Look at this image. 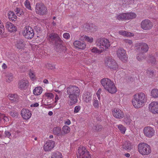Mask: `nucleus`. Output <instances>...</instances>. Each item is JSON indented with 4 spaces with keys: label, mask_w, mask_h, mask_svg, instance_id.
Returning <instances> with one entry per match:
<instances>
[{
    "label": "nucleus",
    "mask_w": 158,
    "mask_h": 158,
    "mask_svg": "<svg viewBox=\"0 0 158 158\" xmlns=\"http://www.w3.org/2000/svg\"><path fill=\"white\" fill-rule=\"evenodd\" d=\"M67 95L70 100L71 105L76 103L78 101V98L80 94L79 88L76 85H70L66 89Z\"/></svg>",
    "instance_id": "obj_1"
},
{
    "label": "nucleus",
    "mask_w": 158,
    "mask_h": 158,
    "mask_svg": "<svg viewBox=\"0 0 158 158\" xmlns=\"http://www.w3.org/2000/svg\"><path fill=\"white\" fill-rule=\"evenodd\" d=\"M147 101V98L145 94L139 92L134 94L131 99V103L136 109H139L143 107Z\"/></svg>",
    "instance_id": "obj_2"
},
{
    "label": "nucleus",
    "mask_w": 158,
    "mask_h": 158,
    "mask_svg": "<svg viewBox=\"0 0 158 158\" xmlns=\"http://www.w3.org/2000/svg\"><path fill=\"white\" fill-rule=\"evenodd\" d=\"M101 83L104 88L109 93L114 94L117 92V89L114 82L109 78L102 79Z\"/></svg>",
    "instance_id": "obj_3"
},
{
    "label": "nucleus",
    "mask_w": 158,
    "mask_h": 158,
    "mask_svg": "<svg viewBox=\"0 0 158 158\" xmlns=\"http://www.w3.org/2000/svg\"><path fill=\"white\" fill-rule=\"evenodd\" d=\"M138 151L142 156H148L152 152L151 148L148 144L144 143H140L138 145Z\"/></svg>",
    "instance_id": "obj_4"
},
{
    "label": "nucleus",
    "mask_w": 158,
    "mask_h": 158,
    "mask_svg": "<svg viewBox=\"0 0 158 158\" xmlns=\"http://www.w3.org/2000/svg\"><path fill=\"white\" fill-rule=\"evenodd\" d=\"M105 66L111 71H115L118 68V65L114 60L110 57L106 58L104 61Z\"/></svg>",
    "instance_id": "obj_5"
},
{
    "label": "nucleus",
    "mask_w": 158,
    "mask_h": 158,
    "mask_svg": "<svg viewBox=\"0 0 158 158\" xmlns=\"http://www.w3.org/2000/svg\"><path fill=\"white\" fill-rule=\"evenodd\" d=\"M77 156V158H92L89 152L84 147L78 148Z\"/></svg>",
    "instance_id": "obj_6"
},
{
    "label": "nucleus",
    "mask_w": 158,
    "mask_h": 158,
    "mask_svg": "<svg viewBox=\"0 0 158 158\" xmlns=\"http://www.w3.org/2000/svg\"><path fill=\"white\" fill-rule=\"evenodd\" d=\"M98 44L101 50H103V52L108 49L110 46L109 40L106 39L102 38L98 40Z\"/></svg>",
    "instance_id": "obj_7"
},
{
    "label": "nucleus",
    "mask_w": 158,
    "mask_h": 158,
    "mask_svg": "<svg viewBox=\"0 0 158 158\" xmlns=\"http://www.w3.org/2000/svg\"><path fill=\"white\" fill-rule=\"evenodd\" d=\"M22 34L25 38L28 39L32 38L34 35L33 29L28 26H26L24 28Z\"/></svg>",
    "instance_id": "obj_8"
},
{
    "label": "nucleus",
    "mask_w": 158,
    "mask_h": 158,
    "mask_svg": "<svg viewBox=\"0 0 158 158\" xmlns=\"http://www.w3.org/2000/svg\"><path fill=\"white\" fill-rule=\"evenodd\" d=\"M153 26V23L148 19H145L142 20L140 23L141 28L144 30L151 29Z\"/></svg>",
    "instance_id": "obj_9"
},
{
    "label": "nucleus",
    "mask_w": 158,
    "mask_h": 158,
    "mask_svg": "<svg viewBox=\"0 0 158 158\" xmlns=\"http://www.w3.org/2000/svg\"><path fill=\"white\" fill-rule=\"evenodd\" d=\"M35 12L41 15H44L47 12V8L44 4L41 3H37L35 5Z\"/></svg>",
    "instance_id": "obj_10"
},
{
    "label": "nucleus",
    "mask_w": 158,
    "mask_h": 158,
    "mask_svg": "<svg viewBox=\"0 0 158 158\" xmlns=\"http://www.w3.org/2000/svg\"><path fill=\"white\" fill-rule=\"evenodd\" d=\"M117 56L122 61L124 62H126L127 60V56L126 51L123 48H118L116 51Z\"/></svg>",
    "instance_id": "obj_11"
},
{
    "label": "nucleus",
    "mask_w": 158,
    "mask_h": 158,
    "mask_svg": "<svg viewBox=\"0 0 158 158\" xmlns=\"http://www.w3.org/2000/svg\"><path fill=\"white\" fill-rule=\"evenodd\" d=\"M113 116L117 119H122L124 116L123 112L118 108H114L112 110Z\"/></svg>",
    "instance_id": "obj_12"
},
{
    "label": "nucleus",
    "mask_w": 158,
    "mask_h": 158,
    "mask_svg": "<svg viewBox=\"0 0 158 158\" xmlns=\"http://www.w3.org/2000/svg\"><path fill=\"white\" fill-rule=\"evenodd\" d=\"M143 132L144 135L149 138L152 137L155 133V130L152 127L149 126L144 127Z\"/></svg>",
    "instance_id": "obj_13"
},
{
    "label": "nucleus",
    "mask_w": 158,
    "mask_h": 158,
    "mask_svg": "<svg viewBox=\"0 0 158 158\" xmlns=\"http://www.w3.org/2000/svg\"><path fill=\"white\" fill-rule=\"evenodd\" d=\"M149 110L153 114L158 113V102L154 101L149 105Z\"/></svg>",
    "instance_id": "obj_14"
},
{
    "label": "nucleus",
    "mask_w": 158,
    "mask_h": 158,
    "mask_svg": "<svg viewBox=\"0 0 158 158\" xmlns=\"http://www.w3.org/2000/svg\"><path fill=\"white\" fill-rule=\"evenodd\" d=\"M55 142L52 140H48L44 144V149L45 151H50L55 146Z\"/></svg>",
    "instance_id": "obj_15"
},
{
    "label": "nucleus",
    "mask_w": 158,
    "mask_h": 158,
    "mask_svg": "<svg viewBox=\"0 0 158 158\" xmlns=\"http://www.w3.org/2000/svg\"><path fill=\"white\" fill-rule=\"evenodd\" d=\"M26 43L24 40L20 39L16 41L15 43V47L18 50H23L25 48Z\"/></svg>",
    "instance_id": "obj_16"
},
{
    "label": "nucleus",
    "mask_w": 158,
    "mask_h": 158,
    "mask_svg": "<svg viewBox=\"0 0 158 158\" xmlns=\"http://www.w3.org/2000/svg\"><path fill=\"white\" fill-rule=\"evenodd\" d=\"M136 47L137 49L139 50L140 52L143 53L147 52L149 48L148 45L144 43H140L137 44Z\"/></svg>",
    "instance_id": "obj_17"
},
{
    "label": "nucleus",
    "mask_w": 158,
    "mask_h": 158,
    "mask_svg": "<svg viewBox=\"0 0 158 158\" xmlns=\"http://www.w3.org/2000/svg\"><path fill=\"white\" fill-rule=\"evenodd\" d=\"M92 93L89 92H85L82 95V100L83 102L89 103L91 102L92 99Z\"/></svg>",
    "instance_id": "obj_18"
},
{
    "label": "nucleus",
    "mask_w": 158,
    "mask_h": 158,
    "mask_svg": "<svg viewBox=\"0 0 158 158\" xmlns=\"http://www.w3.org/2000/svg\"><path fill=\"white\" fill-rule=\"evenodd\" d=\"M73 45L75 49L84 50L86 47L85 44L79 40H76L73 43Z\"/></svg>",
    "instance_id": "obj_19"
},
{
    "label": "nucleus",
    "mask_w": 158,
    "mask_h": 158,
    "mask_svg": "<svg viewBox=\"0 0 158 158\" xmlns=\"http://www.w3.org/2000/svg\"><path fill=\"white\" fill-rule=\"evenodd\" d=\"M21 114L23 118L25 120L29 119L31 116L30 111L25 109H23L21 110Z\"/></svg>",
    "instance_id": "obj_20"
},
{
    "label": "nucleus",
    "mask_w": 158,
    "mask_h": 158,
    "mask_svg": "<svg viewBox=\"0 0 158 158\" xmlns=\"http://www.w3.org/2000/svg\"><path fill=\"white\" fill-rule=\"evenodd\" d=\"M5 27L8 31L10 32H15L17 31L16 27L10 22L6 23Z\"/></svg>",
    "instance_id": "obj_21"
},
{
    "label": "nucleus",
    "mask_w": 158,
    "mask_h": 158,
    "mask_svg": "<svg viewBox=\"0 0 158 158\" xmlns=\"http://www.w3.org/2000/svg\"><path fill=\"white\" fill-rule=\"evenodd\" d=\"M28 85V81L26 79H22L19 81L18 87L20 89H24Z\"/></svg>",
    "instance_id": "obj_22"
},
{
    "label": "nucleus",
    "mask_w": 158,
    "mask_h": 158,
    "mask_svg": "<svg viewBox=\"0 0 158 158\" xmlns=\"http://www.w3.org/2000/svg\"><path fill=\"white\" fill-rule=\"evenodd\" d=\"M118 33L120 35L127 37H132L134 36L133 33L124 30H120L118 31Z\"/></svg>",
    "instance_id": "obj_23"
},
{
    "label": "nucleus",
    "mask_w": 158,
    "mask_h": 158,
    "mask_svg": "<svg viewBox=\"0 0 158 158\" xmlns=\"http://www.w3.org/2000/svg\"><path fill=\"white\" fill-rule=\"evenodd\" d=\"M52 132L54 134L57 136H62V132L61 128L59 127H56L53 128Z\"/></svg>",
    "instance_id": "obj_24"
},
{
    "label": "nucleus",
    "mask_w": 158,
    "mask_h": 158,
    "mask_svg": "<svg viewBox=\"0 0 158 158\" xmlns=\"http://www.w3.org/2000/svg\"><path fill=\"white\" fill-rule=\"evenodd\" d=\"M80 39L82 41H86L90 43H92L94 41V39L92 37H89L86 35L81 36Z\"/></svg>",
    "instance_id": "obj_25"
},
{
    "label": "nucleus",
    "mask_w": 158,
    "mask_h": 158,
    "mask_svg": "<svg viewBox=\"0 0 158 158\" xmlns=\"http://www.w3.org/2000/svg\"><path fill=\"white\" fill-rule=\"evenodd\" d=\"M62 153L59 152H53L52 153L50 158H63Z\"/></svg>",
    "instance_id": "obj_26"
},
{
    "label": "nucleus",
    "mask_w": 158,
    "mask_h": 158,
    "mask_svg": "<svg viewBox=\"0 0 158 158\" xmlns=\"http://www.w3.org/2000/svg\"><path fill=\"white\" fill-rule=\"evenodd\" d=\"M43 89L41 87H36L33 90V94L36 96L40 95L42 92Z\"/></svg>",
    "instance_id": "obj_27"
},
{
    "label": "nucleus",
    "mask_w": 158,
    "mask_h": 158,
    "mask_svg": "<svg viewBox=\"0 0 158 158\" xmlns=\"http://www.w3.org/2000/svg\"><path fill=\"white\" fill-rule=\"evenodd\" d=\"M122 147L126 150L130 151L132 149V146L130 142L126 141L123 143Z\"/></svg>",
    "instance_id": "obj_28"
},
{
    "label": "nucleus",
    "mask_w": 158,
    "mask_h": 158,
    "mask_svg": "<svg viewBox=\"0 0 158 158\" xmlns=\"http://www.w3.org/2000/svg\"><path fill=\"white\" fill-rule=\"evenodd\" d=\"M70 128L66 125L64 126L62 128V136L69 133L70 131Z\"/></svg>",
    "instance_id": "obj_29"
},
{
    "label": "nucleus",
    "mask_w": 158,
    "mask_h": 158,
    "mask_svg": "<svg viewBox=\"0 0 158 158\" xmlns=\"http://www.w3.org/2000/svg\"><path fill=\"white\" fill-rule=\"evenodd\" d=\"M9 120L8 118L5 114L0 113V123L4 122L5 123L9 122Z\"/></svg>",
    "instance_id": "obj_30"
},
{
    "label": "nucleus",
    "mask_w": 158,
    "mask_h": 158,
    "mask_svg": "<svg viewBox=\"0 0 158 158\" xmlns=\"http://www.w3.org/2000/svg\"><path fill=\"white\" fill-rule=\"evenodd\" d=\"M126 13L127 20H130L135 18L136 17V14L133 12L127 13Z\"/></svg>",
    "instance_id": "obj_31"
},
{
    "label": "nucleus",
    "mask_w": 158,
    "mask_h": 158,
    "mask_svg": "<svg viewBox=\"0 0 158 158\" xmlns=\"http://www.w3.org/2000/svg\"><path fill=\"white\" fill-rule=\"evenodd\" d=\"M150 96L154 98H158V89H152L151 92Z\"/></svg>",
    "instance_id": "obj_32"
},
{
    "label": "nucleus",
    "mask_w": 158,
    "mask_h": 158,
    "mask_svg": "<svg viewBox=\"0 0 158 158\" xmlns=\"http://www.w3.org/2000/svg\"><path fill=\"white\" fill-rule=\"evenodd\" d=\"M8 18L10 19H11L12 20L15 21L17 19V17L16 15L12 11H9L8 12Z\"/></svg>",
    "instance_id": "obj_33"
},
{
    "label": "nucleus",
    "mask_w": 158,
    "mask_h": 158,
    "mask_svg": "<svg viewBox=\"0 0 158 158\" xmlns=\"http://www.w3.org/2000/svg\"><path fill=\"white\" fill-rule=\"evenodd\" d=\"M90 51L92 53L100 54L103 52V50H99L96 47H94L90 48Z\"/></svg>",
    "instance_id": "obj_34"
},
{
    "label": "nucleus",
    "mask_w": 158,
    "mask_h": 158,
    "mask_svg": "<svg viewBox=\"0 0 158 158\" xmlns=\"http://www.w3.org/2000/svg\"><path fill=\"white\" fill-rule=\"evenodd\" d=\"M126 16V13L120 14L117 16L116 18L120 20H127Z\"/></svg>",
    "instance_id": "obj_35"
},
{
    "label": "nucleus",
    "mask_w": 158,
    "mask_h": 158,
    "mask_svg": "<svg viewBox=\"0 0 158 158\" xmlns=\"http://www.w3.org/2000/svg\"><path fill=\"white\" fill-rule=\"evenodd\" d=\"M117 127L121 132L123 134L125 133L126 128L122 124H119L117 126Z\"/></svg>",
    "instance_id": "obj_36"
},
{
    "label": "nucleus",
    "mask_w": 158,
    "mask_h": 158,
    "mask_svg": "<svg viewBox=\"0 0 158 158\" xmlns=\"http://www.w3.org/2000/svg\"><path fill=\"white\" fill-rule=\"evenodd\" d=\"M124 122L126 125H129L131 123L132 120L130 116H127L124 118Z\"/></svg>",
    "instance_id": "obj_37"
},
{
    "label": "nucleus",
    "mask_w": 158,
    "mask_h": 158,
    "mask_svg": "<svg viewBox=\"0 0 158 158\" xmlns=\"http://www.w3.org/2000/svg\"><path fill=\"white\" fill-rule=\"evenodd\" d=\"M7 98L11 101H15L17 98V95L10 94L8 95Z\"/></svg>",
    "instance_id": "obj_38"
},
{
    "label": "nucleus",
    "mask_w": 158,
    "mask_h": 158,
    "mask_svg": "<svg viewBox=\"0 0 158 158\" xmlns=\"http://www.w3.org/2000/svg\"><path fill=\"white\" fill-rule=\"evenodd\" d=\"M99 102L97 99H95L93 101V104L95 108L98 109L99 108Z\"/></svg>",
    "instance_id": "obj_39"
},
{
    "label": "nucleus",
    "mask_w": 158,
    "mask_h": 158,
    "mask_svg": "<svg viewBox=\"0 0 158 158\" xmlns=\"http://www.w3.org/2000/svg\"><path fill=\"white\" fill-rule=\"evenodd\" d=\"M24 5L29 10H32L30 2L29 0H26L24 2Z\"/></svg>",
    "instance_id": "obj_40"
},
{
    "label": "nucleus",
    "mask_w": 158,
    "mask_h": 158,
    "mask_svg": "<svg viewBox=\"0 0 158 158\" xmlns=\"http://www.w3.org/2000/svg\"><path fill=\"white\" fill-rule=\"evenodd\" d=\"M57 36V34L55 33H52L49 34L48 36V38L51 39L52 40H54Z\"/></svg>",
    "instance_id": "obj_41"
},
{
    "label": "nucleus",
    "mask_w": 158,
    "mask_h": 158,
    "mask_svg": "<svg viewBox=\"0 0 158 158\" xmlns=\"http://www.w3.org/2000/svg\"><path fill=\"white\" fill-rule=\"evenodd\" d=\"M45 96L48 98L49 99H51L54 98V95L51 93H46L45 94Z\"/></svg>",
    "instance_id": "obj_42"
},
{
    "label": "nucleus",
    "mask_w": 158,
    "mask_h": 158,
    "mask_svg": "<svg viewBox=\"0 0 158 158\" xmlns=\"http://www.w3.org/2000/svg\"><path fill=\"white\" fill-rule=\"evenodd\" d=\"M29 75L30 78L32 81H34L35 79V74L33 71H30L29 72Z\"/></svg>",
    "instance_id": "obj_43"
},
{
    "label": "nucleus",
    "mask_w": 158,
    "mask_h": 158,
    "mask_svg": "<svg viewBox=\"0 0 158 158\" xmlns=\"http://www.w3.org/2000/svg\"><path fill=\"white\" fill-rule=\"evenodd\" d=\"M15 11L18 16H20L23 12L22 10L20 8L17 7L15 9Z\"/></svg>",
    "instance_id": "obj_44"
},
{
    "label": "nucleus",
    "mask_w": 158,
    "mask_h": 158,
    "mask_svg": "<svg viewBox=\"0 0 158 158\" xmlns=\"http://www.w3.org/2000/svg\"><path fill=\"white\" fill-rule=\"evenodd\" d=\"M46 66L48 69L51 70H53L55 68L54 65L49 63H47L46 65Z\"/></svg>",
    "instance_id": "obj_45"
},
{
    "label": "nucleus",
    "mask_w": 158,
    "mask_h": 158,
    "mask_svg": "<svg viewBox=\"0 0 158 158\" xmlns=\"http://www.w3.org/2000/svg\"><path fill=\"white\" fill-rule=\"evenodd\" d=\"M10 115L12 117H17L18 115V114L16 111H12L10 112Z\"/></svg>",
    "instance_id": "obj_46"
},
{
    "label": "nucleus",
    "mask_w": 158,
    "mask_h": 158,
    "mask_svg": "<svg viewBox=\"0 0 158 158\" xmlns=\"http://www.w3.org/2000/svg\"><path fill=\"white\" fill-rule=\"evenodd\" d=\"M123 42L126 44H128L129 45L131 44L133 42L131 40L128 39H125L123 40Z\"/></svg>",
    "instance_id": "obj_47"
},
{
    "label": "nucleus",
    "mask_w": 158,
    "mask_h": 158,
    "mask_svg": "<svg viewBox=\"0 0 158 158\" xmlns=\"http://www.w3.org/2000/svg\"><path fill=\"white\" fill-rule=\"evenodd\" d=\"M137 59L138 60L140 61L144 59V58L143 57L142 54H138L137 55Z\"/></svg>",
    "instance_id": "obj_48"
},
{
    "label": "nucleus",
    "mask_w": 158,
    "mask_h": 158,
    "mask_svg": "<svg viewBox=\"0 0 158 158\" xmlns=\"http://www.w3.org/2000/svg\"><path fill=\"white\" fill-rule=\"evenodd\" d=\"M81 109V107L79 106H76L74 109V112L75 113H77L79 112Z\"/></svg>",
    "instance_id": "obj_49"
},
{
    "label": "nucleus",
    "mask_w": 158,
    "mask_h": 158,
    "mask_svg": "<svg viewBox=\"0 0 158 158\" xmlns=\"http://www.w3.org/2000/svg\"><path fill=\"white\" fill-rule=\"evenodd\" d=\"M102 92V89H99L98 91L96 93L97 96L98 98V100L100 101V100L101 97L100 95L101 94Z\"/></svg>",
    "instance_id": "obj_50"
},
{
    "label": "nucleus",
    "mask_w": 158,
    "mask_h": 158,
    "mask_svg": "<svg viewBox=\"0 0 158 158\" xmlns=\"http://www.w3.org/2000/svg\"><path fill=\"white\" fill-rule=\"evenodd\" d=\"M6 77L7 78V81L8 82H10L13 80V77L11 75H10V76L7 75Z\"/></svg>",
    "instance_id": "obj_51"
},
{
    "label": "nucleus",
    "mask_w": 158,
    "mask_h": 158,
    "mask_svg": "<svg viewBox=\"0 0 158 158\" xmlns=\"http://www.w3.org/2000/svg\"><path fill=\"white\" fill-rule=\"evenodd\" d=\"M63 37L65 39H69L70 37V35L68 33H64L63 35Z\"/></svg>",
    "instance_id": "obj_52"
},
{
    "label": "nucleus",
    "mask_w": 158,
    "mask_h": 158,
    "mask_svg": "<svg viewBox=\"0 0 158 158\" xmlns=\"http://www.w3.org/2000/svg\"><path fill=\"white\" fill-rule=\"evenodd\" d=\"M4 134L5 135V137L10 138V137L11 135V133L8 131H5Z\"/></svg>",
    "instance_id": "obj_53"
},
{
    "label": "nucleus",
    "mask_w": 158,
    "mask_h": 158,
    "mask_svg": "<svg viewBox=\"0 0 158 158\" xmlns=\"http://www.w3.org/2000/svg\"><path fill=\"white\" fill-rule=\"evenodd\" d=\"M4 27H0V35H3L5 32Z\"/></svg>",
    "instance_id": "obj_54"
},
{
    "label": "nucleus",
    "mask_w": 158,
    "mask_h": 158,
    "mask_svg": "<svg viewBox=\"0 0 158 158\" xmlns=\"http://www.w3.org/2000/svg\"><path fill=\"white\" fill-rule=\"evenodd\" d=\"M126 2L128 4H132L134 3V0H126Z\"/></svg>",
    "instance_id": "obj_55"
},
{
    "label": "nucleus",
    "mask_w": 158,
    "mask_h": 158,
    "mask_svg": "<svg viewBox=\"0 0 158 158\" xmlns=\"http://www.w3.org/2000/svg\"><path fill=\"white\" fill-rule=\"evenodd\" d=\"M64 124H65V125H69L71 123V121L69 119H67L64 122Z\"/></svg>",
    "instance_id": "obj_56"
},
{
    "label": "nucleus",
    "mask_w": 158,
    "mask_h": 158,
    "mask_svg": "<svg viewBox=\"0 0 158 158\" xmlns=\"http://www.w3.org/2000/svg\"><path fill=\"white\" fill-rule=\"evenodd\" d=\"M39 104L38 103H35L34 104H31L30 106L31 107H37L38 106Z\"/></svg>",
    "instance_id": "obj_57"
},
{
    "label": "nucleus",
    "mask_w": 158,
    "mask_h": 158,
    "mask_svg": "<svg viewBox=\"0 0 158 158\" xmlns=\"http://www.w3.org/2000/svg\"><path fill=\"white\" fill-rule=\"evenodd\" d=\"M30 99L31 101H35V98L34 95H31L30 97Z\"/></svg>",
    "instance_id": "obj_58"
},
{
    "label": "nucleus",
    "mask_w": 158,
    "mask_h": 158,
    "mask_svg": "<svg viewBox=\"0 0 158 158\" xmlns=\"http://www.w3.org/2000/svg\"><path fill=\"white\" fill-rule=\"evenodd\" d=\"M56 39H57L60 42H62V40H61V39L60 38L59 36L57 35V36L56 37Z\"/></svg>",
    "instance_id": "obj_59"
},
{
    "label": "nucleus",
    "mask_w": 158,
    "mask_h": 158,
    "mask_svg": "<svg viewBox=\"0 0 158 158\" xmlns=\"http://www.w3.org/2000/svg\"><path fill=\"white\" fill-rule=\"evenodd\" d=\"M2 67L3 69H5L7 68V66L5 64L3 63L2 65Z\"/></svg>",
    "instance_id": "obj_60"
},
{
    "label": "nucleus",
    "mask_w": 158,
    "mask_h": 158,
    "mask_svg": "<svg viewBox=\"0 0 158 158\" xmlns=\"http://www.w3.org/2000/svg\"><path fill=\"white\" fill-rule=\"evenodd\" d=\"M4 27L3 23L2 22L1 20L0 19V27Z\"/></svg>",
    "instance_id": "obj_61"
},
{
    "label": "nucleus",
    "mask_w": 158,
    "mask_h": 158,
    "mask_svg": "<svg viewBox=\"0 0 158 158\" xmlns=\"http://www.w3.org/2000/svg\"><path fill=\"white\" fill-rule=\"evenodd\" d=\"M43 82L44 83L46 84H48L49 83L48 81L46 79H44Z\"/></svg>",
    "instance_id": "obj_62"
},
{
    "label": "nucleus",
    "mask_w": 158,
    "mask_h": 158,
    "mask_svg": "<svg viewBox=\"0 0 158 158\" xmlns=\"http://www.w3.org/2000/svg\"><path fill=\"white\" fill-rule=\"evenodd\" d=\"M59 99V97H58V95H56L55 98V102H57Z\"/></svg>",
    "instance_id": "obj_63"
},
{
    "label": "nucleus",
    "mask_w": 158,
    "mask_h": 158,
    "mask_svg": "<svg viewBox=\"0 0 158 158\" xmlns=\"http://www.w3.org/2000/svg\"><path fill=\"white\" fill-rule=\"evenodd\" d=\"M124 155L127 157H129L130 156V154L128 153H125L124 154Z\"/></svg>",
    "instance_id": "obj_64"
}]
</instances>
